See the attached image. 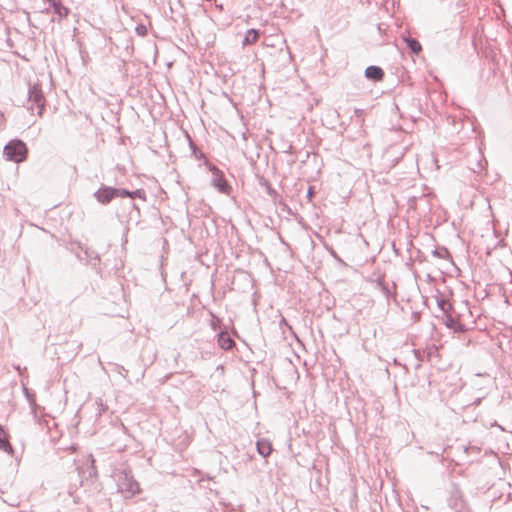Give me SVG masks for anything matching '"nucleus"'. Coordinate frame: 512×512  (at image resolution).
Wrapping results in <instances>:
<instances>
[{
  "mask_svg": "<svg viewBox=\"0 0 512 512\" xmlns=\"http://www.w3.org/2000/svg\"><path fill=\"white\" fill-rule=\"evenodd\" d=\"M403 40L406 43L407 47L411 50L412 53L417 55L422 50V46L417 39L406 36L403 38Z\"/></svg>",
  "mask_w": 512,
  "mask_h": 512,
  "instance_id": "obj_12",
  "label": "nucleus"
},
{
  "mask_svg": "<svg viewBox=\"0 0 512 512\" xmlns=\"http://www.w3.org/2000/svg\"><path fill=\"white\" fill-rule=\"evenodd\" d=\"M267 193L270 195L274 200L279 196L278 192L272 188L268 183H266Z\"/></svg>",
  "mask_w": 512,
  "mask_h": 512,
  "instance_id": "obj_18",
  "label": "nucleus"
},
{
  "mask_svg": "<svg viewBox=\"0 0 512 512\" xmlns=\"http://www.w3.org/2000/svg\"><path fill=\"white\" fill-rule=\"evenodd\" d=\"M312 194H313L312 190H311V189H309V191H308V196H312Z\"/></svg>",
  "mask_w": 512,
  "mask_h": 512,
  "instance_id": "obj_25",
  "label": "nucleus"
},
{
  "mask_svg": "<svg viewBox=\"0 0 512 512\" xmlns=\"http://www.w3.org/2000/svg\"><path fill=\"white\" fill-rule=\"evenodd\" d=\"M205 165L208 167L209 171L212 173V185L221 193H229L230 186L225 179L223 172L216 167L215 165L205 162Z\"/></svg>",
  "mask_w": 512,
  "mask_h": 512,
  "instance_id": "obj_4",
  "label": "nucleus"
},
{
  "mask_svg": "<svg viewBox=\"0 0 512 512\" xmlns=\"http://www.w3.org/2000/svg\"><path fill=\"white\" fill-rule=\"evenodd\" d=\"M0 449L10 455L13 453V448H12L11 444L9 443V441L7 440L5 431L3 430V428L1 426H0Z\"/></svg>",
  "mask_w": 512,
  "mask_h": 512,
  "instance_id": "obj_13",
  "label": "nucleus"
},
{
  "mask_svg": "<svg viewBox=\"0 0 512 512\" xmlns=\"http://www.w3.org/2000/svg\"><path fill=\"white\" fill-rule=\"evenodd\" d=\"M3 154L6 160L20 163L27 158L28 149L22 140L15 139L5 145Z\"/></svg>",
  "mask_w": 512,
  "mask_h": 512,
  "instance_id": "obj_2",
  "label": "nucleus"
},
{
  "mask_svg": "<svg viewBox=\"0 0 512 512\" xmlns=\"http://www.w3.org/2000/svg\"><path fill=\"white\" fill-rule=\"evenodd\" d=\"M258 453L264 458L268 457L272 452V445L267 439H259L256 443Z\"/></svg>",
  "mask_w": 512,
  "mask_h": 512,
  "instance_id": "obj_11",
  "label": "nucleus"
},
{
  "mask_svg": "<svg viewBox=\"0 0 512 512\" xmlns=\"http://www.w3.org/2000/svg\"><path fill=\"white\" fill-rule=\"evenodd\" d=\"M131 194H132L131 198L138 197V198H142L143 200L146 199L145 191L142 189H137L135 191H132Z\"/></svg>",
  "mask_w": 512,
  "mask_h": 512,
  "instance_id": "obj_17",
  "label": "nucleus"
},
{
  "mask_svg": "<svg viewBox=\"0 0 512 512\" xmlns=\"http://www.w3.org/2000/svg\"><path fill=\"white\" fill-rule=\"evenodd\" d=\"M217 341H218V345L223 350H230L235 345L234 340L230 337V335L226 331H221L218 334V340Z\"/></svg>",
  "mask_w": 512,
  "mask_h": 512,
  "instance_id": "obj_10",
  "label": "nucleus"
},
{
  "mask_svg": "<svg viewBox=\"0 0 512 512\" xmlns=\"http://www.w3.org/2000/svg\"><path fill=\"white\" fill-rule=\"evenodd\" d=\"M457 324V321L454 320L453 318H449L447 320V326L450 327V328H454Z\"/></svg>",
  "mask_w": 512,
  "mask_h": 512,
  "instance_id": "obj_22",
  "label": "nucleus"
},
{
  "mask_svg": "<svg viewBox=\"0 0 512 512\" xmlns=\"http://www.w3.org/2000/svg\"><path fill=\"white\" fill-rule=\"evenodd\" d=\"M190 146H191V148L193 149V152L195 153L196 147L194 146V144L192 143V141H190Z\"/></svg>",
  "mask_w": 512,
  "mask_h": 512,
  "instance_id": "obj_24",
  "label": "nucleus"
},
{
  "mask_svg": "<svg viewBox=\"0 0 512 512\" xmlns=\"http://www.w3.org/2000/svg\"><path fill=\"white\" fill-rule=\"evenodd\" d=\"M136 32L140 36H145L147 34V28L146 26L140 24L136 27Z\"/></svg>",
  "mask_w": 512,
  "mask_h": 512,
  "instance_id": "obj_20",
  "label": "nucleus"
},
{
  "mask_svg": "<svg viewBox=\"0 0 512 512\" xmlns=\"http://www.w3.org/2000/svg\"><path fill=\"white\" fill-rule=\"evenodd\" d=\"M45 104L46 101L41 86L39 84L30 85L27 109L33 112L34 107H36L38 116L42 117Z\"/></svg>",
  "mask_w": 512,
  "mask_h": 512,
  "instance_id": "obj_3",
  "label": "nucleus"
},
{
  "mask_svg": "<svg viewBox=\"0 0 512 512\" xmlns=\"http://www.w3.org/2000/svg\"><path fill=\"white\" fill-rule=\"evenodd\" d=\"M453 329L458 331H464V326L457 322L456 326Z\"/></svg>",
  "mask_w": 512,
  "mask_h": 512,
  "instance_id": "obj_23",
  "label": "nucleus"
},
{
  "mask_svg": "<svg viewBox=\"0 0 512 512\" xmlns=\"http://www.w3.org/2000/svg\"><path fill=\"white\" fill-rule=\"evenodd\" d=\"M376 288L381 291V293L385 296L387 300H389L391 297H394L396 292V285L393 283L392 288L389 287L388 283H386L383 279V277H378L375 281Z\"/></svg>",
  "mask_w": 512,
  "mask_h": 512,
  "instance_id": "obj_7",
  "label": "nucleus"
},
{
  "mask_svg": "<svg viewBox=\"0 0 512 512\" xmlns=\"http://www.w3.org/2000/svg\"><path fill=\"white\" fill-rule=\"evenodd\" d=\"M131 196H132L131 191H129L127 189L116 188V197H130L131 198Z\"/></svg>",
  "mask_w": 512,
  "mask_h": 512,
  "instance_id": "obj_16",
  "label": "nucleus"
},
{
  "mask_svg": "<svg viewBox=\"0 0 512 512\" xmlns=\"http://www.w3.org/2000/svg\"><path fill=\"white\" fill-rule=\"evenodd\" d=\"M384 76V70L379 66L371 65L365 69V77L374 82L382 81Z\"/></svg>",
  "mask_w": 512,
  "mask_h": 512,
  "instance_id": "obj_8",
  "label": "nucleus"
},
{
  "mask_svg": "<svg viewBox=\"0 0 512 512\" xmlns=\"http://www.w3.org/2000/svg\"><path fill=\"white\" fill-rule=\"evenodd\" d=\"M448 504L452 509L459 510L463 507L462 494L457 487H453L448 498Z\"/></svg>",
  "mask_w": 512,
  "mask_h": 512,
  "instance_id": "obj_9",
  "label": "nucleus"
},
{
  "mask_svg": "<svg viewBox=\"0 0 512 512\" xmlns=\"http://www.w3.org/2000/svg\"><path fill=\"white\" fill-rule=\"evenodd\" d=\"M85 246H83L80 242H71L69 244L68 249L77 257L80 258Z\"/></svg>",
  "mask_w": 512,
  "mask_h": 512,
  "instance_id": "obj_15",
  "label": "nucleus"
},
{
  "mask_svg": "<svg viewBox=\"0 0 512 512\" xmlns=\"http://www.w3.org/2000/svg\"><path fill=\"white\" fill-rule=\"evenodd\" d=\"M80 262L90 265L92 268L97 269V272L100 271L99 264H100V256L97 252L94 250H91L88 247H85L82 255L78 259Z\"/></svg>",
  "mask_w": 512,
  "mask_h": 512,
  "instance_id": "obj_5",
  "label": "nucleus"
},
{
  "mask_svg": "<svg viewBox=\"0 0 512 512\" xmlns=\"http://www.w3.org/2000/svg\"><path fill=\"white\" fill-rule=\"evenodd\" d=\"M115 481L117 484L118 492L123 495L124 498H131L135 494L139 493L140 488L138 482L134 479L131 471L126 469L117 470L114 474Z\"/></svg>",
  "mask_w": 512,
  "mask_h": 512,
  "instance_id": "obj_1",
  "label": "nucleus"
},
{
  "mask_svg": "<svg viewBox=\"0 0 512 512\" xmlns=\"http://www.w3.org/2000/svg\"><path fill=\"white\" fill-rule=\"evenodd\" d=\"M438 306L444 312H446L447 309L450 308V304L445 299L438 300Z\"/></svg>",
  "mask_w": 512,
  "mask_h": 512,
  "instance_id": "obj_19",
  "label": "nucleus"
},
{
  "mask_svg": "<svg viewBox=\"0 0 512 512\" xmlns=\"http://www.w3.org/2000/svg\"><path fill=\"white\" fill-rule=\"evenodd\" d=\"M95 198L102 204L110 203L116 198V188L110 186H102L94 193Z\"/></svg>",
  "mask_w": 512,
  "mask_h": 512,
  "instance_id": "obj_6",
  "label": "nucleus"
},
{
  "mask_svg": "<svg viewBox=\"0 0 512 512\" xmlns=\"http://www.w3.org/2000/svg\"><path fill=\"white\" fill-rule=\"evenodd\" d=\"M259 37V31L255 29H249L243 39V45H250L257 41Z\"/></svg>",
  "mask_w": 512,
  "mask_h": 512,
  "instance_id": "obj_14",
  "label": "nucleus"
},
{
  "mask_svg": "<svg viewBox=\"0 0 512 512\" xmlns=\"http://www.w3.org/2000/svg\"><path fill=\"white\" fill-rule=\"evenodd\" d=\"M89 460H90V462H91V471H90V473H89V474H90V476H92V475H95V474H96V468H95V465H94L95 460H94V458H93V456H92V455H89Z\"/></svg>",
  "mask_w": 512,
  "mask_h": 512,
  "instance_id": "obj_21",
  "label": "nucleus"
}]
</instances>
